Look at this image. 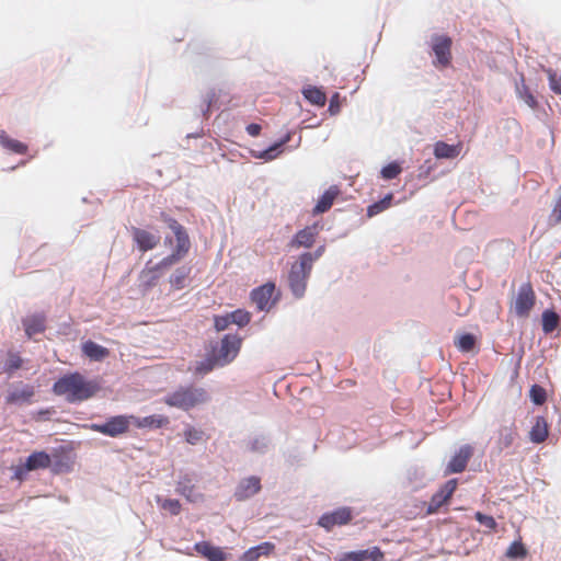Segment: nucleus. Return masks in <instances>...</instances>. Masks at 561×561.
<instances>
[{
    "label": "nucleus",
    "instance_id": "nucleus-39",
    "mask_svg": "<svg viewBox=\"0 0 561 561\" xmlns=\"http://www.w3.org/2000/svg\"><path fill=\"white\" fill-rule=\"evenodd\" d=\"M474 345H476V337L470 333L460 335L456 342V346L458 347V350H460L462 352L472 351Z\"/></svg>",
    "mask_w": 561,
    "mask_h": 561
},
{
    "label": "nucleus",
    "instance_id": "nucleus-42",
    "mask_svg": "<svg viewBox=\"0 0 561 561\" xmlns=\"http://www.w3.org/2000/svg\"><path fill=\"white\" fill-rule=\"evenodd\" d=\"M402 171L401 165L398 162H391L381 169V178L385 180L396 179Z\"/></svg>",
    "mask_w": 561,
    "mask_h": 561
},
{
    "label": "nucleus",
    "instance_id": "nucleus-22",
    "mask_svg": "<svg viewBox=\"0 0 561 561\" xmlns=\"http://www.w3.org/2000/svg\"><path fill=\"white\" fill-rule=\"evenodd\" d=\"M131 424L138 428H161L169 424V417L161 414H153L145 417L130 415Z\"/></svg>",
    "mask_w": 561,
    "mask_h": 561
},
{
    "label": "nucleus",
    "instance_id": "nucleus-50",
    "mask_svg": "<svg viewBox=\"0 0 561 561\" xmlns=\"http://www.w3.org/2000/svg\"><path fill=\"white\" fill-rule=\"evenodd\" d=\"M550 218L556 224L561 222V195L556 201V204H554V206L552 208Z\"/></svg>",
    "mask_w": 561,
    "mask_h": 561
},
{
    "label": "nucleus",
    "instance_id": "nucleus-40",
    "mask_svg": "<svg viewBox=\"0 0 561 561\" xmlns=\"http://www.w3.org/2000/svg\"><path fill=\"white\" fill-rule=\"evenodd\" d=\"M158 503L161 508L170 512L172 515H179L182 508L180 501L175 499H158Z\"/></svg>",
    "mask_w": 561,
    "mask_h": 561
},
{
    "label": "nucleus",
    "instance_id": "nucleus-44",
    "mask_svg": "<svg viewBox=\"0 0 561 561\" xmlns=\"http://www.w3.org/2000/svg\"><path fill=\"white\" fill-rule=\"evenodd\" d=\"M217 95L214 89H210L205 98L203 99V104L201 105V113L203 116H206L210 113L213 104L216 103Z\"/></svg>",
    "mask_w": 561,
    "mask_h": 561
},
{
    "label": "nucleus",
    "instance_id": "nucleus-35",
    "mask_svg": "<svg viewBox=\"0 0 561 561\" xmlns=\"http://www.w3.org/2000/svg\"><path fill=\"white\" fill-rule=\"evenodd\" d=\"M346 100L340 92H333L329 99V105L327 112L330 116H335L341 112L342 104Z\"/></svg>",
    "mask_w": 561,
    "mask_h": 561
},
{
    "label": "nucleus",
    "instance_id": "nucleus-13",
    "mask_svg": "<svg viewBox=\"0 0 561 561\" xmlns=\"http://www.w3.org/2000/svg\"><path fill=\"white\" fill-rule=\"evenodd\" d=\"M473 456V447L471 445L461 446L458 451L451 457L447 467L446 474L460 473L466 470L467 465Z\"/></svg>",
    "mask_w": 561,
    "mask_h": 561
},
{
    "label": "nucleus",
    "instance_id": "nucleus-16",
    "mask_svg": "<svg viewBox=\"0 0 561 561\" xmlns=\"http://www.w3.org/2000/svg\"><path fill=\"white\" fill-rule=\"evenodd\" d=\"M274 291L275 284L266 283L251 291V300L260 311L268 310Z\"/></svg>",
    "mask_w": 561,
    "mask_h": 561
},
{
    "label": "nucleus",
    "instance_id": "nucleus-19",
    "mask_svg": "<svg viewBox=\"0 0 561 561\" xmlns=\"http://www.w3.org/2000/svg\"><path fill=\"white\" fill-rule=\"evenodd\" d=\"M383 552L378 547L342 553L337 561H382Z\"/></svg>",
    "mask_w": 561,
    "mask_h": 561
},
{
    "label": "nucleus",
    "instance_id": "nucleus-37",
    "mask_svg": "<svg viewBox=\"0 0 561 561\" xmlns=\"http://www.w3.org/2000/svg\"><path fill=\"white\" fill-rule=\"evenodd\" d=\"M228 314L230 317L229 321H231V323L238 324L239 327L247 325L251 320L250 313L242 309L234 310Z\"/></svg>",
    "mask_w": 561,
    "mask_h": 561
},
{
    "label": "nucleus",
    "instance_id": "nucleus-57",
    "mask_svg": "<svg viewBox=\"0 0 561 561\" xmlns=\"http://www.w3.org/2000/svg\"><path fill=\"white\" fill-rule=\"evenodd\" d=\"M506 124H507L508 127L517 126L518 125L516 119H507Z\"/></svg>",
    "mask_w": 561,
    "mask_h": 561
},
{
    "label": "nucleus",
    "instance_id": "nucleus-15",
    "mask_svg": "<svg viewBox=\"0 0 561 561\" xmlns=\"http://www.w3.org/2000/svg\"><path fill=\"white\" fill-rule=\"evenodd\" d=\"M261 479L252 476L242 479L236 488L234 499L239 502L245 501L261 491Z\"/></svg>",
    "mask_w": 561,
    "mask_h": 561
},
{
    "label": "nucleus",
    "instance_id": "nucleus-54",
    "mask_svg": "<svg viewBox=\"0 0 561 561\" xmlns=\"http://www.w3.org/2000/svg\"><path fill=\"white\" fill-rule=\"evenodd\" d=\"M0 140H16V139L9 136L4 129H0Z\"/></svg>",
    "mask_w": 561,
    "mask_h": 561
},
{
    "label": "nucleus",
    "instance_id": "nucleus-58",
    "mask_svg": "<svg viewBox=\"0 0 561 561\" xmlns=\"http://www.w3.org/2000/svg\"><path fill=\"white\" fill-rule=\"evenodd\" d=\"M213 140H218L217 138H213ZM219 140H225V141H228V140H231L229 137L225 136V137H220Z\"/></svg>",
    "mask_w": 561,
    "mask_h": 561
},
{
    "label": "nucleus",
    "instance_id": "nucleus-12",
    "mask_svg": "<svg viewBox=\"0 0 561 561\" xmlns=\"http://www.w3.org/2000/svg\"><path fill=\"white\" fill-rule=\"evenodd\" d=\"M285 142H274L272 146L265 148L261 147V142H245L241 146L247 150L253 158L263 159L270 161L275 159L282 152V145Z\"/></svg>",
    "mask_w": 561,
    "mask_h": 561
},
{
    "label": "nucleus",
    "instance_id": "nucleus-20",
    "mask_svg": "<svg viewBox=\"0 0 561 561\" xmlns=\"http://www.w3.org/2000/svg\"><path fill=\"white\" fill-rule=\"evenodd\" d=\"M304 99L317 108H323L327 104V95L322 85L307 84L301 89Z\"/></svg>",
    "mask_w": 561,
    "mask_h": 561
},
{
    "label": "nucleus",
    "instance_id": "nucleus-34",
    "mask_svg": "<svg viewBox=\"0 0 561 561\" xmlns=\"http://www.w3.org/2000/svg\"><path fill=\"white\" fill-rule=\"evenodd\" d=\"M549 89L556 93L561 95V72L556 69L548 68L546 70Z\"/></svg>",
    "mask_w": 561,
    "mask_h": 561
},
{
    "label": "nucleus",
    "instance_id": "nucleus-26",
    "mask_svg": "<svg viewBox=\"0 0 561 561\" xmlns=\"http://www.w3.org/2000/svg\"><path fill=\"white\" fill-rule=\"evenodd\" d=\"M176 492L184 496L188 502L196 503L203 500V494L196 491L195 485L187 476L183 477L178 482Z\"/></svg>",
    "mask_w": 561,
    "mask_h": 561
},
{
    "label": "nucleus",
    "instance_id": "nucleus-24",
    "mask_svg": "<svg viewBox=\"0 0 561 561\" xmlns=\"http://www.w3.org/2000/svg\"><path fill=\"white\" fill-rule=\"evenodd\" d=\"M341 191L337 185L330 186L319 198L312 213L314 215L328 211L334 203V199L340 195Z\"/></svg>",
    "mask_w": 561,
    "mask_h": 561
},
{
    "label": "nucleus",
    "instance_id": "nucleus-33",
    "mask_svg": "<svg viewBox=\"0 0 561 561\" xmlns=\"http://www.w3.org/2000/svg\"><path fill=\"white\" fill-rule=\"evenodd\" d=\"M559 323V316L552 310H546L542 313V330L546 333H551L556 330Z\"/></svg>",
    "mask_w": 561,
    "mask_h": 561
},
{
    "label": "nucleus",
    "instance_id": "nucleus-59",
    "mask_svg": "<svg viewBox=\"0 0 561 561\" xmlns=\"http://www.w3.org/2000/svg\"><path fill=\"white\" fill-rule=\"evenodd\" d=\"M164 243H165V244H170V245H171V244H172V239L167 237V238L164 239Z\"/></svg>",
    "mask_w": 561,
    "mask_h": 561
},
{
    "label": "nucleus",
    "instance_id": "nucleus-6",
    "mask_svg": "<svg viewBox=\"0 0 561 561\" xmlns=\"http://www.w3.org/2000/svg\"><path fill=\"white\" fill-rule=\"evenodd\" d=\"M131 424L130 415H115L102 424L93 423L90 430L110 437H117L128 432Z\"/></svg>",
    "mask_w": 561,
    "mask_h": 561
},
{
    "label": "nucleus",
    "instance_id": "nucleus-14",
    "mask_svg": "<svg viewBox=\"0 0 561 561\" xmlns=\"http://www.w3.org/2000/svg\"><path fill=\"white\" fill-rule=\"evenodd\" d=\"M518 79L515 80V93L519 101H523L531 110L538 111L540 108V102L537 96L531 92L529 87L526 84V79L523 72H517Z\"/></svg>",
    "mask_w": 561,
    "mask_h": 561
},
{
    "label": "nucleus",
    "instance_id": "nucleus-43",
    "mask_svg": "<svg viewBox=\"0 0 561 561\" xmlns=\"http://www.w3.org/2000/svg\"><path fill=\"white\" fill-rule=\"evenodd\" d=\"M217 365H218V362L215 357H208V358L196 364L195 374L206 375L209 371H211L215 368V366H217Z\"/></svg>",
    "mask_w": 561,
    "mask_h": 561
},
{
    "label": "nucleus",
    "instance_id": "nucleus-8",
    "mask_svg": "<svg viewBox=\"0 0 561 561\" xmlns=\"http://www.w3.org/2000/svg\"><path fill=\"white\" fill-rule=\"evenodd\" d=\"M241 347V339L237 335L227 334L220 342V347L216 356H214L218 366H225L231 363L238 355Z\"/></svg>",
    "mask_w": 561,
    "mask_h": 561
},
{
    "label": "nucleus",
    "instance_id": "nucleus-55",
    "mask_svg": "<svg viewBox=\"0 0 561 561\" xmlns=\"http://www.w3.org/2000/svg\"><path fill=\"white\" fill-rule=\"evenodd\" d=\"M51 413H53V410H50V409H46V410H41V411H38V412H37V415H38V419H42V417H44V416H46V415H49V414H51Z\"/></svg>",
    "mask_w": 561,
    "mask_h": 561
},
{
    "label": "nucleus",
    "instance_id": "nucleus-47",
    "mask_svg": "<svg viewBox=\"0 0 561 561\" xmlns=\"http://www.w3.org/2000/svg\"><path fill=\"white\" fill-rule=\"evenodd\" d=\"M474 518L484 527L489 528L490 530H494L497 526L495 519L490 516V515H485L481 512H477L474 514Z\"/></svg>",
    "mask_w": 561,
    "mask_h": 561
},
{
    "label": "nucleus",
    "instance_id": "nucleus-23",
    "mask_svg": "<svg viewBox=\"0 0 561 561\" xmlns=\"http://www.w3.org/2000/svg\"><path fill=\"white\" fill-rule=\"evenodd\" d=\"M25 334L28 339L35 334L43 333L46 329V317L43 313L28 316L22 321Z\"/></svg>",
    "mask_w": 561,
    "mask_h": 561
},
{
    "label": "nucleus",
    "instance_id": "nucleus-30",
    "mask_svg": "<svg viewBox=\"0 0 561 561\" xmlns=\"http://www.w3.org/2000/svg\"><path fill=\"white\" fill-rule=\"evenodd\" d=\"M517 433L515 427L512 426H503L499 431V438L496 442V447L499 449V453H502L503 450L510 448L516 437Z\"/></svg>",
    "mask_w": 561,
    "mask_h": 561
},
{
    "label": "nucleus",
    "instance_id": "nucleus-1",
    "mask_svg": "<svg viewBox=\"0 0 561 561\" xmlns=\"http://www.w3.org/2000/svg\"><path fill=\"white\" fill-rule=\"evenodd\" d=\"M160 218L173 231L176 245L173 252L163 257L159 263L150 265L151 262H148L146 264L139 275L141 283L146 287L154 286L158 279L162 276L163 271L180 262L188 253L191 248V241L186 229L176 219L170 217L165 213H161Z\"/></svg>",
    "mask_w": 561,
    "mask_h": 561
},
{
    "label": "nucleus",
    "instance_id": "nucleus-38",
    "mask_svg": "<svg viewBox=\"0 0 561 561\" xmlns=\"http://www.w3.org/2000/svg\"><path fill=\"white\" fill-rule=\"evenodd\" d=\"M23 359L18 353L9 352L8 358L4 364V370L7 373H13L22 367Z\"/></svg>",
    "mask_w": 561,
    "mask_h": 561
},
{
    "label": "nucleus",
    "instance_id": "nucleus-49",
    "mask_svg": "<svg viewBox=\"0 0 561 561\" xmlns=\"http://www.w3.org/2000/svg\"><path fill=\"white\" fill-rule=\"evenodd\" d=\"M3 145L8 151H13L16 153H24L26 151V145L24 142L9 141V142H3Z\"/></svg>",
    "mask_w": 561,
    "mask_h": 561
},
{
    "label": "nucleus",
    "instance_id": "nucleus-18",
    "mask_svg": "<svg viewBox=\"0 0 561 561\" xmlns=\"http://www.w3.org/2000/svg\"><path fill=\"white\" fill-rule=\"evenodd\" d=\"M320 229L319 224H313L299 230L290 241V247L296 249L300 247L310 248L314 243Z\"/></svg>",
    "mask_w": 561,
    "mask_h": 561
},
{
    "label": "nucleus",
    "instance_id": "nucleus-31",
    "mask_svg": "<svg viewBox=\"0 0 561 561\" xmlns=\"http://www.w3.org/2000/svg\"><path fill=\"white\" fill-rule=\"evenodd\" d=\"M461 151V142L457 145H448L447 142H436L434 153L438 159L456 158Z\"/></svg>",
    "mask_w": 561,
    "mask_h": 561
},
{
    "label": "nucleus",
    "instance_id": "nucleus-29",
    "mask_svg": "<svg viewBox=\"0 0 561 561\" xmlns=\"http://www.w3.org/2000/svg\"><path fill=\"white\" fill-rule=\"evenodd\" d=\"M548 424L545 417L538 416L529 432V438L533 443L540 444L548 437Z\"/></svg>",
    "mask_w": 561,
    "mask_h": 561
},
{
    "label": "nucleus",
    "instance_id": "nucleus-4",
    "mask_svg": "<svg viewBox=\"0 0 561 561\" xmlns=\"http://www.w3.org/2000/svg\"><path fill=\"white\" fill-rule=\"evenodd\" d=\"M206 400V391L194 387H181L163 399L167 405L182 410H190Z\"/></svg>",
    "mask_w": 561,
    "mask_h": 561
},
{
    "label": "nucleus",
    "instance_id": "nucleus-46",
    "mask_svg": "<svg viewBox=\"0 0 561 561\" xmlns=\"http://www.w3.org/2000/svg\"><path fill=\"white\" fill-rule=\"evenodd\" d=\"M184 436H185V440L191 444V445H195L197 443H199L203 437H204V432L201 431V430H197L195 427H187L185 431H184Z\"/></svg>",
    "mask_w": 561,
    "mask_h": 561
},
{
    "label": "nucleus",
    "instance_id": "nucleus-53",
    "mask_svg": "<svg viewBox=\"0 0 561 561\" xmlns=\"http://www.w3.org/2000/svg\"><path fill=\"white\" fill-rule=\"evenodd\" d=\"M381 209H382V207H380V205H379V204H374V205L369 206V208H368V215H369V216H373V215L377 214V213H378L379 210H381Z\"/></svg>",
    "mask_w": 561,
    "mask_h": 561
},
{
    "label": "nucleus",
    "instance_id": "nucleus-48",
    "mask_svg": "<svg viewBox=\"0 0 561 561\" xmlns=\"http://www.w3.org/2000/svg\"><path fill=\"white\" fill-rule=\"evenodd\" d=\"M230 317L229 314L226 316H217L215 317V328L217 331H224L226 330L229 324H231V321H229Z\"/></svg>",
    "mask_w": 561,
    "mask_h": 561
},
{
    "label": "nucleus",
    "instance_id": "nucleus-17",
    "mask_svg": "<svg viewBox=\"0 0 561 561\" xmlns=\"http://www.w3.org/2000/svg\"><path fill=\"white\" fill-rule=\"evenodd\" d=\"M131 234L133 240L141 252L154 249L160 241V237L158 234L136 227L131 228Z\"/></svg>",
    "mask_w": 561,
    "mask_h": 561
},
{
    "label": "nucleus",
    "instance_id": "nucleus-56",
    "mask_svg": "<svg viewBox=\"0 0 561 561\" xmlns=\"http://www.w3.org/2000/svg\"><path fill=\"white\" fill-rule=\"evenodd\" d=\"M323 251H324V247H320V248L317 249L314 254H312V257H314V261L322 255Z\"/></svg>",
    "mask_w": 561,
    "mask_h": 561
},
{
    "label": "nucleus",
    "instance_id": "nucleus-7",
    "mask_svg": "<svg viewBox=\"0 0 561 561\" xmlns=\"http://www.w3.org/2000/svg\"><path fill=\"white\" fill-rule=\"evenodd\" d=\"M536 302V295L529 282L520 285L516 297L512 302L514 313L519 318L529 316Z\"/></svg>",
    "mask_w": 561,
    "mask_h": 561
},
{
    "label": "nucleus",
    "instance_id": "nucleus-10",
    "mask_svg": "<svg viewBox=\"0 0 561 561\" xmlns=\"http://www.w3.org/2000/svg\"><path fill=\"white\" fill-rule=\"evenodd\" d=\"M51 459L46 451H34L27 458L23 466L15 470V476L22 479L25 473L33 470L46 469L50 466Z\"/></svg>",
    "mask_w": 561,
    "mask_h": 561
},
{
    "label": "nucleus",
    "instance_id": "nucleus-28",
    "mask_svg": "<svg viewBox=\"0 0 561 561\" xmlns=\"http://www.w3.org/2000/svg\"><path fill=\"white\" fill-rule=\"evenodd\" d=\"M82 353L88 358H90L91 360H94V362H101V360L105 359L106 357H108V355H110L108 348H106L102 345H99L91 340L85 341L82 344Z\"/></svg>",
    "mask_w": 561,
    "mask_h": 561
},
{
    "label": "nucleus",
    "instance_id": "nucleus-9",
    "mask_svg": "<svg viewBox=\"0 0 561 561\" xmlns=\"http://www.w3.org/2000/svg\"><path fill=\"white\" fill-rule=\"evenodd\" d=\"M457 479H450L445 484H443L440 489L431 497L426 511L427 514L437 513L438 510L450 500L457 489Z\"/></svg>",
    "mask_w": 561,
    "mask_h": 561
},
{
    "label": "nucleus",
    "instance_id": "nucleus-5",
    "mask_svg": "<svg viewBox=\"0 0 561 561\" xmlns=\"http://www.w3.org/2000/svg\"><path fill=\"white\" fill-rule=\"evenodd\" d=\"M453 39L447 34L433 33L428 42L430 54L433 55L432 64L435 68L443 69L451 65Z\"/></svg>",
    "mask_w": 561,
    "mask_h": 561
},
{
    "label": "nucleus",
    "instance_id": "nucleus-27",
    "mask_svg": "<svg viewBox=\"0 0 561 561\" xmlns=\"http://www.w3.org/2000/svg\"><path fill=\"white\" fill-rule=\"evenodd\" d=\"M274 550H275V545L270 541H265L255 547L248 549L240 557V561H256L262 556L268 557L270 554H272L274 552Z\"/></svg>",
    "mask_w": 561,
    "mask_h": 561
},
{
    "label": "nucleus",
    "instance_id": "nucleus-41",
    "mask_svg": "<svg viewBox=\"0 0 561 561\" xmlns=\"http://www.w3.org/2000/svg\"><path fill=\"white\" fill-rule=\"evenodd\" d=\"M529 397L535 404L541 405L547 399L546 389L539 385H534L530 388Z\"/></svg>",
    "mask_w": 561,
    "mask_h": 561
},
{
    "label": "nucleus",
    "instance_id": "nucleus-32",
    "mask_svg": "<svg viewBox=\"0 0 561 561\" xmlns=\"http://www.w3.org/2000/svg\"><path fill=\"white\" fill-rule=\"evenodd\" d=\"M191 273V268L186 266H182L175 270V272L170 277L171 286L179 290L185 287V282Z\"/></svg>",
    "mask_w": 561,
    "mask_h": 561
},
{
    "label": "nucleus",
    "instance_id": "nucleus-3",
    "mask_svg": "<svg viewBox=\"0 0 561 561\" xmlns=\"http://www.w3.org/2000/svg\"><path fill=\"white\" fill-rule=\"evenodd\" d=\"M314 257L312 253L306 252L291 265L288 280L291 291L296 297H301L306 290L307 279L311 273Z\"/></svg>",
    "mask_w": 561,
    "mask_h": 561
},
{
    "label": "nucleus",
    "instance_id": "nucleus-52",
    "mask_svg": "<svg viewBox=\"0 0 561 561\" xmlns=\"http://www.w3.org/2000/svg\"><path fill=\"white\" fill-rule=\"evenodd\" d=\"M204 135H205V131H204V128L202 127V128H199V129H198V130H196V131L187 133V134L185 135V139H186V140H190V139H192V138H195V139H196V138L204 137Z\"/></svg>",
    "mask_w": 561,
    "mask_h": 561
},
{
    "label": "nucleus",
    "instance_id": "nucleus-2",
    "mask_svg": "<svg viewBox=\"0 0 561 561\" xmlns=\"http://www.w3.org/2000/svg\"><path fill=\"white\" fill-rule=\"evenodd\" d=\"M100 390L101 385L96 379H88L78 371L64 375L53 386V392L69 403L87 401Z\"/></svg>",
    "mask_w": 561,
    "mask_h": 561
},
{
    "label": "nucleus",
    "instance_id": "nucleus-11",
    "mask_svg": "<svg viewBox=\"0 0 561 561\" xmlns=\"http://www.w3.org/2000/svg\"><path fill=\"white\" fill-rule=\"evenodd\" d=\"M352 511L348 507H340L333 512L323 514L318 525L330 531L335 526H343L352 520Z\"/></svg>",
    "mask_w": 561,
    "mask_h": 561
},
{
    "label": "nucleus",
    "instance_id": "nucleus-45",
    "mask_svg": "<svg viewBox=\"0 0 561 561\" xmlns=\"http://www.w3.org/2000/svg\"><path fill=\"white\" fill-rule=\"evenodd\" d=\"M309 127L310 126H307V127L300 128L299 130H297L296 127L286 128L285 130H282L279 133V135L274 140H282V141L291 140L297 134H298L297 140H301L304 129H308Z\"/></svg>",
    "mask_w": 561,
    "mask_h": 561
},
{
    "label": "nucleus",
    "instance_id": "nucleus-21",
    "mask_svg": "<svg viewBox=\"0 0 561 561\" xmlns=\"http://www.w3.org/2000/svg\"><path fill=\"white\" fill-rule=\"evenodd\" d=\"M195 551L208 561H226L228 554L220 548L208 541H199L194 545Z\"/></svg>",
    "mask_w": 561,
    "mask_h": 561
},
{
    "label": "nucleus",
    "instance_id": "nucleus-36",
    "mask_svg": "<svg viewBox=\"0 0 561 561\" xmlns=\"http://www.w3.org/2000/svg\"><path fill=\"white\" fill-rule=\"evenodd\" d=\"M505 556L508 559H513V560L522 559L527 556V549L525 548V546L523 545L522 541L516 540L510 545V547L506 550Z\"/></svg>",
    "mask_w": 561,
    "mask_h": 561
},
{
    "label": "nucleus",
    "instance_id": "nucleus-51",
    "mask_svg": "<svg viewBox=\"0 0 561 561\" xmlns=\"http://www.w3.org/2000/svg\"><path fill=\"white\" fill-rule=\"evenodd\" d=\"M244 129L250 137H259L262 130V126L259 123L252 122L247 124Z\"/></svg>",
    "mask_w": 561,
    "mask_h": 561
},
{
    "label": "nucleus",
    "instance_id": "nucleus-25",
    "mask_svg": "<svg viewBox=\"0 0 561 561\" xmlns=\"http://www.w3.org/2000/svg\"><path fill=\"white\" fill-rule=\"evenodd\" d=\"M35 396V389L31 385L24 386L20 390H13L5 397L7 404H23L31 403Z\"/></svg>",
    "mask_w": 561,
    "mask_h": 561
}]
</instances>
